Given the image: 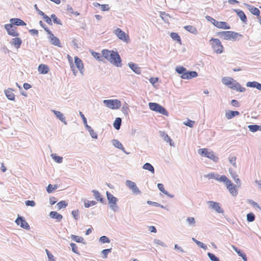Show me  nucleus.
Returning <instances> with one entry per match:
<instances>
[{"label": "nucleus", "instance_id": "nucleus-56", "mask_svg": "<svg viewBox=\"0 0 261 261\" xmlns=\"http://www.w3.org/2000/svg\"><path fill=\"white\" fill-rule=\"evenodd\" d=\"M112 248L106 249L101 251V253L103 255V258H107L108 257V254L111 252Z\"/></svg>", "mask_w": 261, "mask_h": 261}, {"label": "nucleus", "instance_id": "nucleus-22", "mask_svg": "<svg viewBox=\"0 0 261 261\" xmlns=\"http://www.w3.org/2000/svg\"><path fill=\"white\" fill-rule=\"evenodd\" d=\"M49 216L50 217V218L52 219H56L58 222L60 221L63 218V216L62 215L58 213L57 212L55 211L50 212L49 213Z\"/></svg>", "mask_w": 261, "mask_h": 261}, {"label": "nucleus", "instance_id": "nucleus-8", "mask_svg": "<svg viewBox=\"0 0 261 261\" xmlns=\"http://www.w3.org/2000/svg\"><path fill=\"white\" fill-rule=\"evenodd\" d=\"M210 41H212V45L215 52L218 54H221L223 51V46L219 39L212 38Z\"/></svg>", "mask_w": 261, "mask_h": 261}, {"label": "nucleus", "instance_id": "nucleus-15", "mask_svg": "<svg viewBox=\"0 0 261 261\" xmlns=\"http://www.w3.org/2000/svg\"><path fill=\"white\" fill-rule=\"evenodd\" d=\"M115 34L118 38L123 41H126V34L124 32L120 29L117 28L115 31Z\"/></svg>", "mask_w": 261, "mask_h": 261}, {"label": "nucleus", "instance_id": "nucleus-49", "mask_svg": "<svg viewBox=\"0 0 261 261\" xmlns=\"http://www.w3.org/2000/svg\"><path fill=\"white\" fill-rule=\"evenodd\" d=\"M67 205V203L65 201H61L57 204V206L58 209H61L62 208H65Z\"/></svg>", "mask_w": 261, "mask_h": 261}, {"label": "nucleus", "instance_id": "nucleus-21", "mask_svg": "<svg viewBox=\"0 0 261 261\" xmlns=\"http://www.w3.org/2000/svg\"><path fill=\"white\" fill-rule=\"evenodd\" d=\"M245 6L252 14L256 16L259 15L260 11L258 9L248 4H245Z\"/></svg>", "mask_w": 261, "mask_h": 261}, {"label": "nucleus", "instance_id": "nucleus-13", "mask_svg": "<svg viewBox=\"0 0 261 261\" xmlns=\"http://www.w3.org/2000/svg\"><path fill=\"white\" fill-rule=\"evenodd\" d=\"M5 28L8 34L10 36L17 37L19 35V34L15 31L16 28L14 27L11 24H6L5 25Z\"/></svg>", "mask_w": 261, "mask_h": 261}, {"label": "nucleus", "instance_id": "nucleus-18", "mask_svg": "<svg viewBox=\"0 0 261 261\" xmlns=\"http://www.w3.org/2000/svg\"><path fill=\"white\" fill-rule=\"evenodd\" d=\"M160 136L164 139V140L169 143L171 146H174V143L171 138L164 132H160Z\"/></svg>", "mask_w": 261, "mask_h": 261}, {"label": "nucleus", "instance_id": "nucleus-14", "mask_svg": "<svg viewBox=\"0 0 261 261\" xmlns=\"http://www.w3.org/2000/svg\"><path fill=\"white\" fill-rule=\"evenodd\" d=\"M198 76V73L195 71H187L184 74L181 75V77L183 79H191Z\"/></svg>", "mask_w": 261, "mask_h": 261}, {"label": "nucleus", "instance_id": "nucleus-48", "mask_svg": "<svg viewBox=\"0 0 261 261\" xmlns=\"http://www.w3.org/2000/svg\"><path fill=\"white\" fill-rule=\"evenodd\" d=\"M186 69L183 66H178L176 67L175 70L176 71L180 74L182 75L186 71Z\"/></svg>", "mask_w": 261, "mask_h": 261}, {"label": "nucleus", "instance_id": "nucleus-36", "mask_svg": "<svg viewBox=\"0 0 261 261\" xmlns=\"http://www.w3.org/2000/svg\"><path fill=\"white\" fill-rule=\"evenodd\" d=\"M121 118L119 117H117L115 119L114 123H113V126L114 127L117 129L119 130L120 128V126L121 125Z\"/></svg>", "mask_w": 261, "mask_h": 261}, {"label": "nucleus", "instance_id": "nucleus-40", "mask_svg": "<svg viewBox=\"0 0 261 261\" xmlns=\"http://www.w3.org/2000/svg\"><path fill=\"white\" fill-rule=\"evenodd\" d=\"M237 186L235 185H233L232 186L230 187L229 188H227L229 190V192L233 196H236L238 194V191L236 189Z\"/></svg>", "mask_w": 261, "mask_h": 261}, {"label": "nucleus", "instance_id": "nucleus-64", "mask_svg": "<svg viewBox=\"0 0 261 261\" xmlns=\"http://www.w3.org/2000/svg\"><path fill=\"white\" fill-rule=\"evenodd\" d=\"M154 243L159 245H160L163 247H167V245L164 243L162 241H161V240H158V239H154Z\"/></svg>", "mask_w": 261, "mask_h": 261}, {"label": "nucleus", "instance_id": "nucleus-45", "mask_svg": "<svg viewBox=\"0 0 261 261\" xmlns=\"http://www.w3.org/2000/svg\"><path fill=\"white\" fill-rule=\"evenodd\" d=\"M96 203H97V202L95 201L86 200L84 202V206L85 207L88 208L90 206L95 205Z\"/></svg>", "mask_w": 261, "mask_h": 261}, {"label": "nucleus", "instance_id": "nucleus-32", "mask_svg": "<svg viewBox=\"0 0 261 261\" xmlns=\"http://www.w3.org/2000/svg\"><path fill=\"white\" fill-rule=\"evenodd\" d=\"M22 43V40L20 38L16 37L12 39V44L16 48H19Z\"/></svg>", "mask_w": 261, "mask_h": 261}, {"label": "nucleus", "instance_id": "nucleus-28", "mask_svg": "<svg viewBox=\"0 0 261 261\" xmlns=\"http://www.w3.org/2000/svg\"><path fill=\"white\" fill-rule=\"evenodd\" d=\"M38 71L41 74H46L49 71V67L47 65L44 64H40L38 67Z\"/></svg>", "mask_w": 261, "mask_h": 261}, {"label": "nucleus", "instance_id": "nucleus-7", "mask_svg": "<svg viewBox=\"0 0 261 261\" xmlns=\"http://www.w3.org/2000/svg\"><path fill=\"white\" fill-rule=\"evenodd\" d=\"M103 104L111 109H118L121 107V101L118 99H108L103 101Z\"/></svg>", "mask_w": 261, "mask_h": 261}, {"label": "nucleus", "instance_id": "nucleus-58", "mask_svg": "<svg viewBox=\"0 0 261 261\" xmlns=\"http://www.w3.org/2000/svg\"><path fill=\"white\" fill-rule=\"evenodd\" d=\"M42 17L46 23H47L49 25L53 24L51 17H48L45 14V15L43 16Z\"/></svg>", "mask_w": 261, "mask_h": 261}, {"label": "nucleus", "instance_id": "nucleus-12", "mask_svg": "<svg viewBox=\"0 0 261 261\" xmlns=\"http://www.w3.org/2000/svg\"><path fill=\"white\" fill-rule=\"evenodd\" d=\"M125 185L128 188L132 190L134 194L136 195L141 194V191L139 190L136 184L134 182L129 180H127L125 182Z\"/></svg>", "mask_w": 261, "mask_h": 261}, {"label": "nucleus", "instance_id": "nucleus-2", "mask_svg": "<svg viewBox=\"0 0 261 261\" xmlns=\"http://www.w3.org/2000/svg\"><path fill=\"white\" fill-rule=\"evenodd\" d=\"M217 35L225 40L237 39L238 36L242 37V35L233 31H223L217 33Z\"/></svg>", "mask_w": 261, "mask_h": 261}, {"label": "nucleus", "instance_id": "nucleus-1", "mask_svg": "<svg viewBox=\"0 0 261 261\" xmlns=\"http://www.w3.org/2000/svg\"><path fill=\"white\" fill-rule=\"evenodd\" d=\"M101 53L103 58L114 66L118 67L122 66V60L117 51L108 49H103Z\"/></svg>", "mask_w": 261, "mask_h": 261}, {"label": "nucleus", "instance_id": "nucleus-38", "mask_svg": "<svg viewBox=\"0 0 261 261\" xmlns=\"http://www.w3.org/2000/svg\"><path fill=\"white\" fill-rule=\"evenodd\" d=\"M143 168L144 169H145V170H148L151 173H154V167H153V166L151 164H150L149 163H146L144 164L143 166Z\"/></svg>", "mask_w": 261, "mask_h": 261}, {"label": "nucleus", "instance_id": "nucleus-26", "mask_svg": "<svg viewBox=\"0 0 261 261\" xmlns=\"http://www.w3.org/2000/svg\"><path fill=\"white\" fill-rule=\"evenodd\" d=\"M240 114L239 112L237 111L229 110L225 113V116L227 119H230Z\"/></svg>", "mask_w": 261, "mask_h": 261}, {"label": "nucleus", "instance_id": "nucleus-47", "mask_svg": "<svg viewBox=\"0 0 261 261\" xmlns=\"http://www.w3.org/2000/svg\"><path fill=\"white\" fill-rule=\"evenodd\" d=\"M219 176V175L218 174H215L214 173H210L208 174L204 175L205 177L208 178V179L213 178L216 179L217 180V179H218Z\"/></svg>", "mask_w": 261, "mask_h": 261}, {"label": "nucleus", "instance_id": "nucleus-46", "mask_svg": "<svg viewBox=\"0 0 261 261\" xmlns=\"http://www.w3.org/2000/svg\"><path fill=\"white\" fill-rule=\"evenodd\" d=\"M247 220L249 222H253L255 220V216L252 213H249L247 215Z\"/></svg>", "mask_w": 261, "mask_h": 261}, {"label": "nucleus", "instance_id": "nucleus-43", "mask_svg": "<svg viewBox=\"0 0 261 261\" xmlns=\"http://www.w3.org/2000/svg\"><path fill=\"white\" fill-rule=\"evenodd\" d=\"M50 17H51V19H53V21L54 23H56L57 24L61 25H62V22L61 20L60 19H58L55 14H52L50 15Z\"/></svg>", "mask_w": 261, "mask_h": 261}, {"label": "nucleus", "instance_id": "nucleus-51", "mask_svg": "<svg viewBox=\"0 0 261 261\" xmlns=\"http://www.w3.org/2000/svg\"><path fill=\"white\" fill-rule=\"evenodd\" d=\"M207 255H208L209 258L210 259V260L212 261H220L219 258L218 257H217L213 253L208 252Z\"/></svg>", "mask_w": 261, "mask_h": 261}, {"label": "nucleus", "instance_id": "nucleus-4", "mask_svg": "<svg viewBox=\"0 0 261 261\" xmlns=\"http://www.w3.org/2000/svg\"><path fill=\"white\" fill-rule=\"evenodd\" d=\"M148 105L149 109L152 111L158 112L165 116H168L169 113L168 111L160 104L155 102H149Z\"/></svg>", "mask_w": 261, "mask_h": 261}, {"label": "nucleus", "instance_id": "nucleus-29", "mask_svg": "<svg viewBox=\"0 0 261 261\" xmlns=\"http://www.w3.org/2000/svg\"><path fill=\"white\" fill-rule=\"evenodd\" d=\"M13 91V89L11 88H9L5 91L6 97L10 100H14L15 99V95L12 92Z\"/></svg>", "mask_w": 261, "mask_h": 261}, {"label": "nucleus", "instance_id": "nucleus-61", "mask_svg": "<svg viewBox=\"0 0 261 261\" xmlns=\"http://www.w3.org/2000/svg\"><path fill=\"white\" fill-rule=\"evenodd\" d=\"M71 214L73 217V218L75 220H78L79 219V210H74L72 211Z\"/></svg>", "mask_w": 261, "mask_h": 261}, {"label": "nucleus", "instance_id": "nucleus-25", "mask_svg": "<svg viewBox=\"0 0 261 261\" xmlns=\"http://www.w3.org/2000/svg\"><path fill=\"white\" fill-rule=\"evenodd\" d=\"M92 192L93 194V196H94L96 200L98 201H99L100 202L102 203H105V200L103 197H102L99 193V192L96 190H93L92 191Z\"/></svg>", "mask_w": 261, "mask_h": 261}, {"label": "nucleus", "instance_id": "nucleus-44", "mask_svg": "<svg viewBox=\"0 0 261 261\" xmlns=\"http://www.w3.org/2000/svg\"><path fill=\"white\" fill-rule=\"evenodd\" d=\"M51 158L54 159V160L57 163H61L63 161V158L57 155L56 154H51Z\"/></svg>", "mask_w": 261, "mask_h": 261}, {"label": "nucleus", "instance_id": "nucleus-52", "mask_svg": "<svg viewBox=\"0 0 261 261\" xmlns=\"http://www.w3.org/2000/svg\"><path fill=\"white\" fill-rule=\"evenodd\" d=\"M239 256H241L244 261H247V258L246 255L245 253H244L242 250H238V252L237 253Z\"/></svg>", "mask_w": 261, "mask_h": 261}, {"label": "nucleus", "instance_id": "nucleus-62", "mask_svg": "<svg viewBox=\"0 0 261 261\" xmlns=\"http://www.w3.org/2000/svg\"><path fill=\"white\" fill-rule=\"evenodd\" d=\"M236 161V156H232V157L229 158V161L230 163L234 167H237Z\"/></svg>", "mask_w": 261, "mask_h": 261}, {"label": "nucleus", "instance_id": "nucleus-9", "mask_svg": "<svg viewBox=\"0 0 261 261\" xmlns=\"http://www.w3.org/2000/svg\"><path fill=\"white\" fill-rule=\"evenodd\" d=\"M46 32L49 35L48 39H49L50 43L53 45L61 47L62 45L59 39L55 36L51 31H46Z\"/></svg>", "mask_w": 261, "mask_h": 261}, {"label": "nucleus", "instance_id": "nucleus-10", "mask_svg": "<svg viewBox=\"0 0 261 261\" xmlns=\"http://www.w3.org/2000/svg\"><path fill=\"white\" fill-rule=\"evenodd\" d=\"M207 203L209 204V208L212 209L218 213L222 214L224 213V210L220 206V204L219 202L213 201H208Z\"/></svg>", "mask_w": 261, "mask_h": 261}, {"label": "nucleus", "instance_id": "nucleus-3", "mask_svg": "<svg viewBox=\"0 0 261 261\" xmlns=\"http://www.w3.org/2000/svg\"><path fill=\"white\" fill-rule=\"evenodd\" d=\"M198 153L201 156L206 157L214 162H217L219 158L214 153L213 151L210 150L207 148H201L198 150Z\"/></svg>", "mask_w": 261, "mask_h": 261}, {"label": "nucleus", "instance_id": "nucleus-5", "mask_svg": "<svg viewBox=\"0 0 261 261\" xmlns=\"http://www.w3.org/2000/svg\"><path fill=\"white\" fill-rule=\"evenodd\" d=\"M106 195L110 205V208L114 212L117 211L118 209V206L117 204L118 200V199L108 191H107Z\"/></svg>", "mask_w": 261, "mask_h": 261}, {"label": "nucleus", "instance_id": "nucleus-57", "mask_svg": "<svg viewBox=\"0 0 261 261\" xmlns=\"http://www.w3.org/2000/svg\"><path fill=\"white\" fill-rule=\"evenodd\" d=\"M80 115L82 118L83 123L85 125V128L87 129V127H89L90 126L88 125L87 124V121L86 118L85 117L84 115L83 114L82 112H80Z\"/></svg>", "mask_w": 261, "mask_h": 261}, {"label": "nucleus", "instance_id": "nucleus-19", "mask_svg": "<svg viewBox=\"0 0 261 261\" xmlns=\"http://www.w3.org/2000/svg\"><path fill=\"white\" fill-rule=\"evenodd\" d=\"M128 65L129 67L136 74H139L141 73V68L137 64L130 62Z\"/></svg>", "mask_w": 261, "mask_h": 261}, {"label": "nucleus", "instance_id": "nucleus-30", "mask_svg": "<svg viewBox=\"0 0 261 261\" xmlns=\"http://www.w3.org/2000/svg\"><path fill=\"white\" fill-rule=\"evenodd\" d=\"M112 143H113V145L117 148H118L120 150H121L122 151H123L124 152L126 153L127 154V153L125 151V149L123 147L122 143L121 142H120L118 140H115L114 139L113 141H112Z\"/></svg>", "mask_w": 261, "mask_h": 261}, {"label": "nucleus", "instance_id": "nucleus-60", "mask_svg": "<svg viewBox=\"0 0 261 261\" xmlns=\"http://www.w3.org/2000/svg\"><path fill=\"white\" fill-rule=\"evenodd\" d=\"M45 251L46 252L48 259L49 261H56L54 259V255L51 253H50V252L47 249H46Z\"/></svg>", "mask_w": 261, "mask_h": 261}, {"label": "nucleus", "instance_id": "nucleus-42", "mask_svg": "<svg viewBox=\"0 0 261 261\" xmlns=\"http://www.w3.org/2000/svg\"><path fill=\"white\" fill-rule=\"evenodd\" d=\"M87 130L89 132L91 137L93 139L97 138V134L95 133L94 130L91 127V126L87 127Z\"/></svg>", "mask_w": 261, "mask_h": 261}, {"label": "nucleus", "instance_id": "nucleus-24", "mask_svg": "<svg viewBox=\"0 0 261 261\" xmlns=\"http://www.w3.org/2000/svg\"><path fill=\"white\" fill-rule=\"evenodd\" d=\"M74 63L76 67L78 68V69L80 71L81 73H82V70L84 68V65L82 61L77 57H75Z\"/></svg>", "mask_w": 261, "mask_h": 261}, {"label": "nucleus", "instance_id": "nucleus-35", "mask_svg": "<svg viewBox=\"0 0 261 261\" xmlns=\"http://www.w3.org/2000/svg\"><path fill=\"white\" fill-rule=\"evenodd\" d=\"M229 171L231 175V177L233 178L235 182L238 185V187H239L241 185L240 179L238 178V175L235 172H232V171L229 169Z\"/></svg>", "mask_w": 261, "mask_h": 261}, {"label": "nucleus", "instance_id": "nucleus-39", "mask_svg": "<svg viewBox=\"0 0 261 261\" xmlns=\"http://www.w3.org/2000/svg\"><path fill=\"white\" fill-rule=\"evenodd\" d=\"M170 37L173 40L176 41L177 42L181 44V39L177 33L172 32L170 34Z\"/></svg>", "mask_w": 261, "mask_h": 261}, {"label": "nucleus", "instance_id": "nucleus-53", "mask_svg": "<svg viewBox=\"0 0 261 261\" xmlns=\"http://www.w3.org/2000/svg\"><path fill=\"white\" fill-rule=\"evenodd\" d=\"M91 53L92 55L93 56V57L94 58H95L96 60H97L98 61L101 60V56L100 55V54L99 53L95 52L94 51H91Z\"/></svg>", "mask_w": 261, "mask_h": 261}, {"label": "nucleus", "instance_id": "nucleus-31", "mask_svg": "<svg viewBox=\"0 0 261 261\" xmlns=\"http://www.w3.org/2000/svg\"><path fill=\"white\" fill-rule=\"evenodd\" d=\"M234 80L230 77H223L222 79V82L223 84L230 87L233 84Z\"/></svg>", "mask_w": 261, "mask_h": 261}, {"label": "nucleus", "instance_id": "nucleus-54", "mask_svg": "<svg viewBox=\"0 0 261 261\" xmlns=\"http://www.w3.org/2000/svg\"><path fill=\"white\" fill-rule=\"evenodd\" d=\"M99 241L102 243H109L110 240L107 237L103 236L99 238Z\"/></svg>", "mask_w": 261, "mask_h": 261}, {"label": "nucleus", "instance_id": "nucleus-20", "mask_svg": "<svg viewBox=\"0 0 261 261\" xmlns=\"http://www.w3.org/2000/svg\"><path fill=\"white\" fill-rule=\"evenodd\" d=\"M51 112L61 121L63 122L65 124H67V122L65 121V118L61 112L55 110H51Z\"/></svg>", "mask_w": 261, "mask_h": 261}, {"label": "nucleus", "instance_id": "nucleus-6", "mask_svg": "<svg viewBox=\"0 0 261 261\" xmlns=\"http://www.w3.org/2000/svg\"><path fill=\"white\" fill-rule=\"evenodd\" d=\"M206 20L212 22L215 27L223 29H230V27L227 23L224 21H218L211 16H206L205 17Z\"/></svg>", "mask_w": 261, "mask_h": 261}, {"label": "nucleus", "instance_id": "nucleus-16", "mask_svg": "<svg viewBox=\"0 0 261 261\" xmlns=\"http://www.w3.org/2000/svg\"><path fill=\"white\" fill-rule=\"evenodd\" d=\"M229 88L241 92H243L245 91V88L242 87L241 85L235 80H234L233 84L230 86Z\"/></svg>", "mask_w": 261, "mask_h": 261}, {"label": "nucleus", "instance_id": "nucleus-23", "mask_svg": "<svg viewBox=\"0 0 261 261\" xmlns=\"http://www.w3.org/2000/svg\"><path fill=\"white\" fill-rule=\"evenodd\" d=\"M234 11L237 14L241 20L243 22H246L247 19L244 12L240 9H234Z\"/></svg>", "mask_w": 261, "mask_h": 261}, {"label": "nucleus", "instance_id": "nucleus-37", "mask_svg": "<svg viewBox=\"0 0 261 261\" xmlns=\"http://www.w3.org/2000/svg\"><path fill=\"white\" fill-rule=\"evenodd\" d=\"M184 29L186 31H188V32H190V33H192L193 34L196 35V34H197L198 33V31H197L196 28L195 27L192 26V25H186V26H185L184 27Z\"/></svg>", "mask_w": 261, "mask_h": 261}, {"label": "nucleus", "instance_id": "nucleus-27", "mask_svg": "<svg viewBox=\"0 0 261 261\" xmlns=\"http://www.w3.org/2000/svg\"><path fill=\"white\" fill-rule=\"evenodd\" d=\"M246 86L248 87L256 88L259 90H261V84L254 81V82H248L246 84Z\"/></svg>", "mask_w": 261, "mask_h": 261}, {"label": "nucleus", "instance_id": "nucleus-50", "mask_svg": "<svg viewBox=\"0 0 261 261\" xmlns=\"http://www.w3.org/2000/svg\"><path fill=\"white\" fill-rule=\"evenodd\" d=\"M160 16L165 22H168V18L169 17L168 14H167L164 12H161L160 13Z\"/></svg>", "mask_w": 261, "mask_h": 261}, {"label": "nucleus", "instance_id": "nucleus-11", "mask_svg": "<svg viewBox=\"0 0 261 261\" xmlns=\"http://www.w3.org/2000/svg\"><path fill=\"white\" fill-rule=\"evenodd\" d=\"M15 223L23 229L27 230L30 229V225L22 216H18L15 220Z\"/></svg>", "mask_w": 261, "mask_h": 261}, {"label": "nucleus", "instance_id": "nucleus-55", "mask_svg": "<svg viewBox=\"0 0 261 261\" xmlns=\"http://www.w3.org/2000/svg\"><path fill=\"white\" fill-rule=\"evenodd\" d=\"M70 245L71 247L72 251L75 253L79 254V252L78 251V248L76 245L73 243H70Z\"/></svg>", "mask_w": 261, "mask_h": 261}, {"label": "nucleus", "instance_id": "nucleus-59", "mask_svg": "<svg viewBox=\"0 0 261 261\" xmlns=\"http://www.w3.org/2000/svg\"><path fill=\"white\" fill-rule=\"evenodd\" d=\"M248 203L251 204L253 207L257 208L260 211H261V208L259 205L256 202L252 200H249Z\"/></svg>", "mask_w": 261, "mask_h": 261}, {"label": "nucleus", "instance_id": "nucleus-34", "mask_svg": "<svg viewBox=\"0 0 261 261\" xmlns=\"http://www.w3.org/2000/svg\"><path fill=\"white\" fill-rule=\"evenodd\" d=\"M248 128L250 132L253 133L256 132L258 130H261V125L257 124L249 125L248 126Z\"/></svg>", "mask_w": 261, "mask_h": 261}, {"label": "nucleus", "instance_id": "nucleus-41", "mask_svg": "<svg viewBox=\"0 0 261 261\" xmlns=\"http://www.w3.org/2000/svg\"><path fill=\"white\" fill-rule=\"evenodd\" d=\"M186 221L190 226L194 227L195 226L196 221L194 217H188L186 219Z\"/></svg>", "mask_w": 261, "mask_h": 261}, {"label": "nucleus", "instance_id": "nucleus-33", "mask_svg": "<svg viewBox=\"0 0 261 261\" xmlns=\"http://www.w3.org/2000/svg\"><path fill=\"white\" fill-rule=\"evenodd\" d=\"M71 239L73 240L74 241L77 242V243H82L83 244H85V242L84 241V239L83 237H80L78 236L71 234L70 236Z\"/></svg>", "mask_w": 261, "mask_h": 261}, {"label": "nucleus", "instance_id": "nucleus-17", "mask_svg": "<svg viewBox=\"0 0 261 261\" xmlns=\"http://www.w3.org/2000/svg\"><path fill=\"white\" fill-rule=\"evenodd\" d=\"M10 23L12 25H17V26H20V25H26V23L24 21H23L22 20H21L20 18H11L10 19Z\"/></svg>", "mask_w": 261, "mask_h": 261}, {"label": "nucleus", "instance_id": "nucleus-63", "mask_svg": "<svg viewBox=\"0 0 261 261\" xmlns=\"http://www.w3.org/2000/svg\"><path fill=\"white\" fill-rule=\"evenodd\" d=\"M196 244L200 248L203 249L204 250H206L207 249V247L206 245L204 244L203 243L199 241H197L196 242Z\"/></svg>", "mask_w": 261, "mask_h": 261}]
</instances>
